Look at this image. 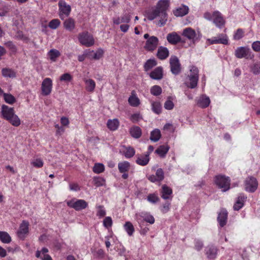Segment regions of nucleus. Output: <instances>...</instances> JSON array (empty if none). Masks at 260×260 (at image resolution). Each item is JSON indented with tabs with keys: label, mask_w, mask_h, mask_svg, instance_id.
<instances>
[{
	"label": "nucleus",
	"mask_w": 260,
	"mask_h": 260,
	"mask_svg": "<svg viewBox=\"0 0 260 260\" xmlns=\"http://www.w3.org/2000/svg\"><path fill=\"white\" fill-rule=\"evenodd\" d=\"M161 88L158 85H154L150 89L151 93L155 96H158L161 93Z\"/></svg>",
	"instance_id": "nucleus-49"
},
{
	"label": "nucleus",
	"mask_w": 260,
	"mask_h": 260,
	"mask_svg": "<svg viewBox=\"0 0 260 260\" xmlns=\"http://www.w3.org/2000/svg\"><path fill=\"white\" fill-rule=\"evenodd\" d=\"M52 89V80L50 78H45L41 84L42 94L48 95L50 94Z\"/></svg>",
	"instance_id": "nucleus-10"
},
{
	"label": "nucleus",
	"mask_w": 260,
	"mask_h": 260,
	"mask_svg": "<svg viewBox=\"0 0 260 260\" xmlns=\"http://www.w3.org/2000/svg\"><path fill=\"white\" fill-rule=\"evenodd\" d=\"M60 24L59 20L58 19H54L52 20L49 23V27L52 29H56Z\"/></svg>",
	"instance_id": "nucleus-50"
},
{
	"label": "nucleus",
	"mask_w": 260,
	"mask_h": 260,
	"mask_svg": "<svg viewBox=\"0 0 260 260\" xmlns=\"http://www.w3.org/2000/svg\"><path fill=\"white\" fill-rule=\"evenodd\" d=\"M0 240L3 243L8 244L11 242V238L8 233L0 231Z\"/></svg>",
	"instance_id": "nucleus-39"
},
{
	"label": "nucleus",
	"mask_w": 260,
	"mask_h": 260,
	"mask_svg": "<svg viewBox=\"0 0 260 260\" xmlns=\"http://www.w3.org/2000/svg\"><path fill=\"white\" fill-rule=\"evenodd\" d=\"M218 252L217 248L214 245H209L206 247V254L208 258L214 259L216 257Z\"/></svg>",
	"instance_id": "nucleus-18"
},
{
	"label": "nucleus",
	"mask_w": 260,
	"mask_h": 260,
	"mask_svg": "<svg viewBox=\"0 0 260 260\" xmlns=\"http://www.w3.org/2000/svg\"><path fill=\"white\" fill-rule=\"evenodd\" d=\"M171 71L174 75H178L181 71V64L179 59L175 56H172L170 58Z\"/></svg>",
	"instance_id": "nucleus-11"
},
{
	"label": "nucleus",
	"mask_w": 260,
	"mask_h": 260,
	"mask_svg": "<svg viewBox=\"0 0 260 260\" xmlns=\"http://www.w3.org/2000/svg\"><path fill=\"white\" fill-rule=\"evenodd\" d=\"M70 188L73 191H78L80 189V186L77 183L70 184Z\"/></svg>",
	"instance_id": "nucleus-63"
},
{
	"label": "nucleus",
	"mask_w": 260,
	"mask_h": 260,
	"mask_svg": "<svg viewBox=\"0 0 260 260\" xmlns=\"http://www.w3.org/2000/svg\"><path fill=\"white\" fill-rule=\"evenodd\" d=\"M198 80L199 70L197 67L191 66L190 68L189 74L186 77L184 84L189 88H194L197 85Z\"/></svg>",
	"instance_id": "nucleus-2"
},
{
	"label": "nucleus",
	"mask_w": 260,
	"mask_h": 260,
	"mask_svg": "<svg viewBox=\"0 0 260 260\" xmlns=\"http://www.w3.org/2000/svg\"><path fill=\"white\" fill-rule=\"evenodd\" d=\"M55 127L56 128V133L57 135H61L64 133L65 131L64 128L62 126H60L58 124L55 125Z\"/></svg>",
	"instance_id": "nucleus-62"
},
{
	"label": "nucleus",
	"mask_w": 260,
	"mask_h": 260,
	"mask_svg": "<svg viewBox=\"0 0 260 260\" xmlns=\"http://www.w3.org/2000/svg\"><path fill=\"white\" fill-rule=\"evenodd\" d=\"M129 132L131 136L136 139L140 138L142 134L141 128L137 126L131 128Z\"/></svg>",
	"instance_id": "nucleus-38"
},
{
	"label": "nucleus",
	"mask_w": 260,
	"mask_h": 260,
	"mask_svg": "<svg viewBox=\"0 0 260 260\" xmlns=\"http://www.w3.org/2000/svg\"><path fill=\"white\" fill-rule=\"evenodd\" d=\"M123 154L127 158L132 157L135 154V150L134 148L128 146H123Z\"/></svg>",
	"instance_id": "nucleus-30"
},
{
	"label": "nucleus",
	"mask_w": 260,
	"mask_h": 260,
	"mask_svg": "<svg viewBox=\"0 0 260 260\" xmlns=\"http://www.w3.org/2000/svg\"><path fill=\"white\" fill-rule=\"evenodd\" d=\"M149 160V154H137L136 162L139 165L144 166L148 164Z\"/></svg>",
	"instance_id": "nucleus-17"
},
{
	"label": "nucleus",
	"mask_w": 260,
	"mask_h": 260,
	"mask_svg": "<svg viewBox=\"0 0 260 260\" xmlns=\"http://www.w3.org/2000/svg\"><path fill=\"white\" fill-rule=\"evenodd\" d=\"M207 41L210 44H221L223 45H228L229 43L228 36L226 35L223 34H219L217 37L208 39Z\"/></svg>",
	"instance_id": "nucleus-12"
},
{
	"label": "nucleus",
	"mask_w": 260,
	"mask_h": 260,
	"mask_svg": "<svg viewBox=\"0 0 260 260\" xmlns=\"http://www.w3.org/2000/svg\"><path fill=\"white\" fill-rule=\"evenodd\" d=\"M155 175L158 181L162 180L164 178V173L161 169H158L156 170Z\"/></svg>",
	"instance_id": "nucleus-57"
},
{
	"label": "nucleus",
	"mask_w": 260,
	"mask_h": 260,
	"mask_svg": "<svg viewBox=\"0 0 260 260\" xmlns=\"http://www.w3.org/2000/svg\"><path fill=\"white\" fill-rule=\"evenodd\" d=\"M169 55L168 49L164 47H159L158 49L157 56L158 58L161 60L167 58Z\"/></svg>",
	"instance_id": "nucleus-25"
},
{
	"label": "nucleus",
	"mask_w": 260,
	"mask_h": 260,
	"mask_svg": "<svg viewBox=\"0 0 260 260\" xmlns=\"http://www.w3.org/2000/svg\"><path fill=\"white\" fill-rule=\"evenodd\" d=\"M152 110L155 113L159 114L161 113V106L158 102H152L151 103Z\"/></svg>",
	"instance_id": "nucleus-43"
},
{
	"label": "nucleus",
	"mask_w": 260,
	"mask_h": 260,
	"mask_svg": "<svg viewBox=\"0 0 260 260\" xmlns=\"http://www.w3.org/2000/svg\"><path fill=\"white\" fill-rule=\"evenodd\" d=\"M188 8L186 6H182V7L177 9L174 12V14L176 16L181 17L186 15L188 12Z\"/></svg>",
	"instance_id": "nucleus-33"
},
{
	"label": "nucleus",
	"mask_w": 260,
	"mask_h": 260,
	"mask_svg": "<svg viewBox=\"0 0 260 260\" xmlns=\"http://www.w3.org/2000/svg\"><path fill=\"white\" fill-rule=\"evenodd\" d=\"M169 147L167 145L160 146L156 150L155 152L160 156L164 157L168 152Z\"/></svg>",
	"instance_id": "nucleus-40"
},
{
	"label": "nucleus",
	"mask_w": 260,
	"mask_h": 260,
	"mask_svg": "<svg viewBox=\"0 0 260 260\" xmlns=\"http://www.w3.org/2000/svg\"><path fill=\"white\" fill-rule=\"evenodd\" d=\"M93 182H94V184L96 186L99 187V186H102L104 184L105 180L103 178L100 177H94L93 178Z\"/></svg>",
	"instance_id": "nucleus-51"
},
{
	"label": "nucleus",
	"mask_w": 260,
	"mask_h": 260,
	"mask_svg": "<svg viewBox=\"0 0 260 260\" xmlns=\"http://www.w3.org/2000/svg\"><path fill=\"white\" fill-rule=\"evenodd\" d=\"M94 173L100 174L103 172L105 170V166L101 163H95L92 169Z\"/></svg>",
	"instance_id": "nucleus-45"
},
{
	"label": "nucleus",
	"mask_w": 260,
	"mask_h": 260,
	"mask_svg": "<svg viewBox=\"0 0 260 260\" xmlns=\"http://www.w3.org/2000/svg\"><path fill=\"white\" fill-rule=\"evenodd\" d=\"M230 179L229 177L223 175H218L215 178V182L218 187L223 191H226L230 187Z\"/></svg>",
	"instance_id": "nucleus-4"
},
{
	"label": "nucleus",
	"mask_w": 260,
	"mask_h": 260,
	"mask_svg": "<svg viewBox=\"0 0 260 260\" xmlns=\"http://www.w3.org/2000/svg\"><path fill=\"white\" fill-rule=\"evenodd\" d=\"M247 197L244 196L243 194H240L237 199V200L234 205V209L235 210L238 211L240 210L244 205V203Z\"/></svg>",
	"instance_id": "nucleus-23"
},
{
	"label": "nucleus",
	"mask_w": 260,
	"mask_h": 260,
	"mask_svg": "<svg viewBox=\"0 0 260 260\" xmlns=\"http://www.w3.org/2000/svg\"><path fill=\"white\" fill-rule=\"evenodd\" d=\"M79 42L87 47L94 45V40L93 36L87 31L80 33L78 35Z\"/></svg>",
	"instance_id": "nucleus-5"
},
{
	"label": "nucleus",
	"mask_w": 260,
	"mask_h": 260,
	"mask_svg": "<svg viewBox=\"0 0 260 260\" xmlns=\"http://www.w3.org/2000/svg\"><path fill=\"white\" fill-rule=\"evenodd\" d=\"M160 136V131L158 129H155L151 133L150 139L153 142H157L159 140Z\"/></svg>",
	"instance_id": "nucleus-42"
},
{
	"label": "nucleus",
	"mask_w": 260,
	"mask_h": 260,
	"mask_svg": "<svg viewBox=\"0 0 260 260\" xmlns=\"http://www.w3.org/2000/svg\"><path fill=\"white\" fill-rule=\"evenodd\" d=\"M98 212L96 215L100 217H103L106 215V211L103 206H98L97 207Z\"/></svg>",
	"instance_id": "nucleus-59"
},
{
	"label": "nucleus",
	"mask_w": 260,
	"mask_h": 260,
	"mask_svg": "<svg viewBox=\"0 0 260 260\" xmlns=\"http://www.w3.org/2000/svg\"><path fill=\"white\" fill-rule=\"evenodd\" d=\"M210 103L209 98L205 95L201 96L198 100L197 105L203 108L207 107Z\"/></svg>",
	"instance_id": "nucleus-26"
},
{
	"label": "nucleus",
	"mask_w": 260,
	"mask_h": 260,
	"mask_svg": "<svg viewBox=\"0 0 260 260\" xmlns=\"http://www.w3.org/2000/svg\"><path fill=\"white\" fill-rule=\"evenodd\" d=\"M235 56L238 58H248L249 54V49L246 47H238L235 50Z\"/></svg>",
	"instance_id": "nucleus-16"
},
{
	"label": "nucleus",
	"mask_w": 260,
	"mask_h": 260,
	"mask_svg": "<svg viewBox=\"0 0 260 260\" xmlns=\"http://www.w3.org/2000/svg\"><path fill=\"white\" fill-rule=\"evenodd\" d=\"M2 115L4 119L8 121L12 125L17 127L21 124V120L15 114L13 108L3 105L2 106Z\"/></svg>",
	"instance_id": "nucleus-1"
},
{
	"label": "nucleus",
	"mask_w": 260,
	"mask_h": 260,
	"mask_svg": "<svg viewBox=\"0 0 260 260\" xmlns=\"http://www.w3.org/2000/svg\"><path fill=\"white\" fill-rule=\"evenodd\" d=\"M243 31L242 29H238L234 36L235 40H240L243 37Z\"/></svg>",
	"instance_id": "nucleus-60"
},
{
	"label": "nucleus",
	"mask_w": 260,
	"mask_h": 260,
	"mask_svg": "<svg viewBox=\"0 0 260 260\" xmlns=\"http://www.w3.org/2000/svg\"><path fill=\"white\" fill-rule=\"evenodd\" d=\"M5 101L9 104H13L16 102L15 98L11 94L5 93L3 94Z\"/></svg>",
	"instance_id": "nucleus-48"
},
{
	"label": "nucleus",
	"mask_w": 260,
	"mask_h": 260,
	"mask_svg": "<svg viewBox=\"0 0 260 260\" xmlns=\"http://www.w3.org/2000/svg\"><path fill=\"white\" fill-rule=\"evenodd\" d=\"M60 122L62 126H68L69 124V120L66 117H62L60 119Z\"/></svg>",
	"instance_id": "nucleus-64"
},
{
	"label": "nucleus",
	"mask_w": 260,
	"mask_h": 260,
	"mask_svg": "<svg viewBox=\"0 0 260 260\" xmlns=\"http://www.w3.org/2000/svg\"><path fill=\"white\" fill-rule=\"evenodd\" d=\"M203 242L201 240L199 239H196L194 240V248L197 250H201L203 247Z\"/></svg>",
	"instance_id": "nucleus-56"
},
{
	"label": "nucleus",
	"mask_w": 260,
	"mask_h": 260,
	"mask_svg": "<svg viewBox=\"0 0 260 260\" xmlns=\"http://www.w3.org/2000/svg\"><path fill=\"white\" fill-rule=\"evenodd\" d=\"M47 55L52 61L54 62L60 56V53L55 49H52L48 52Z\"/></svg>",
	"instance_id": "nucleus-37"
},
{
	"label": "nucleus",
	"mask_w": 260,
	"mask_h": 260,
	"mask_svg": "<svg viewBox=\"0 0 260 260\" xmlns=\"http://www.w3.org/2000/svg\"><path fill=\"white\" fill-rule=\"evenodd\" d=\"M169 6V2L167 0H160L158 2V7L160 9L158 17L159 20L158 24L160 26L164 25L167 21V14L166 10Z\"/></svg>",
	"instance_id": "nucleus-3"
},
{
	"label": "nucleus",
	"mask_w": 260,
	"mask_h": 260,
	"mask_svg": "<svg viewBox=\"0 0 260 260\" xmlns=\"http://www.w3.org/2000/svg\"><path fill=\"white\" fill-rule=\"evenodd\" d=\"M84 81L85 83V88L89 92H93L95 87V83L92 79H84Z\"/></svg>",
	"instance_id": "nucleus-34"
},
{
	"label": "nucleus",
	"mask_w": 260,
	"mask_h": 260,
	"mask_svg": "<svg viewBox=\"0 0 260 260\" xmlns=\"http://www.w3.org/2000/svg\"><path fill=\"white\" fill-rule=\"evenodd\" d=\"M135 216L139 222H141L142 219L150 224H153L155 221L154 217L148 212H142L136 213Z\"/></svg>",
	"instance_id": "nucleus-13"
},
{
	"label": "nucleus",
	"mask_w": 260,
	"mask_h": 260,
	"mask_svg": "<svg viewBox=\"0 0 260 260\" xmlns=\"http://www.w3.org/2000/svg\"><path fill=\"white\" fill-rule=\"evenodd\" d=\"M128 102L129 105L132 107H137L140 105V101L137 96L135 91L132 92V94L129 97Z\"/></svg>",
	"instance_id": "nucleus-22"
},
{
	"label": "nucleus",
	"mask_w": 260,
	"mask_h": 260,
	"mask_svg": "<svg viewBox=\"0 0 260 260\" xmlns=\"http://www.w3.org/2000/svg\"><path fill=\"white\" fill-rule=\"evenodd\" d=\"M67 205L70 208L74 209L76 211H80L85 209L87 206V203L84 200L76 199L74 198L67 202Z\"/></svg>",
	"instance_id": "nucleus-7"
},
{
	"label": "nucleus",
	"mask_w": 260,
	"mask_h": 260,
	"mask_svg": "<svg viewBox=\"0 0 260 260\" xmlns=\"http://www.w3.org/2000/svg\"><path fill=\"white\" fill-rule=\"evenodd\" d=\"M161 197L165 200L169 199L170 196L172 193V190L171 188L167 186L166 185H164L162 186L161 191Z\"/></svg>",
	"instance_id": "nucleus-32"
},
{
	"label": "nucleus",
	"mask_w": 260,
	"mask_h": 260,
	"mask_svg": "<svg viewBox=\"0 0 260 260\" xmlns=\"http://www.w3.org/2000/svg\"><path fill=\"white\" fill-rule=\"evenodd\" d=\"M131 16L129 14L125 13L120 17L121 22L122 23H128L130 22Z\"/></svg>",
	"instance_id": "nucleus-58"
},
{
	"label": "nucleus",
	"mask_w": 260,
	"mask_h": 260,
	"mask_svg": "<svg viewBox=\"0 0 260 260\" xmlns=\"http://www.w3.org/2000/svg\"><path fill=\"white\" fill-rule=\"evenodd\" d=\"M167 39L168 41L172 44H176L181 41L180 37L176 32L169 34Z\"/></svg>",
	"instance_id": "nucleus-24"
},
{
	"label": "nucleus",
	"mask_w": 260,
	"mask_h": 260,
	"mask_svg": "<svg viewBox=\"0 0 260 260\" xmlns=\"http://www.w3.org/2000/svg\"><path fill=\"white\" fill-rule=\"evenodd\" d=\"M107 125L111 131H115L119 125V122L117 119H109L107 121Z\"/></svg>",
	"instance_id": "nucleus-35"
},
{
	"label": "nucleus",
	"mask_w": 260,
	"mask_h": 260,
	"mask_svg": "<svg viewBox=\"0 0 260 260\" xmlns=\"http://www.w3.org/2000/svg\"><path fill=\"white\" fill-rule=\"evenodd\" d=\"M228 212L226 210L222 209L219 212L217 220L220 226L223 227L226 223Z\"/></svg>",
	"instance_id": "nucleus-20"
},
{
	"label": "nucleus",
	"mask_w": 260,
	"mask_h": 260,
	"mask_svg": "<svg viewBox=\"0 0 260 260\" xmlns=\"http://www.w3.org/2000/svg\"><path fill=\"white\" fill-rule=\"evenodd\" d=\"M160 9L158 8V4L157 5L156 8L152 10L151 11H149L147 12V17L150 20H153L157 17L158 16L159 14V12L160 11Z\"/></svg>",
	"instance_id": "nucleus-36"
},
{
	"label": "nucleus",
	"mask_w": 260,
	"mask_h": 260,
	"mask_svg": "<svg viewBox=\"0 0 260 260\" xmlns=\"http://www.w3.org/2000/svg\"><path fill=\"white\" fill-rule=\"evenodd\" d=\"M253 50L256 52L260 51V41L254 42L252 44Z\"/></svg>",
	"instance_id": "nucleus-61"
},
{
	"label": "nucleus",
	"mask_w": 260,
	"mask_h": 260,
	"mask_svg": "<svg viewBox=\"0 0 260 260\" xmlns=\"http://www.w3.org/2000/svg\"><path fill=\"white\" fill-rule=\"evenodd\" d=\"M182 35L193 44H194L199 40L198 34L194 29L190 27L184 29Z\"/></svg>",
	"instance_id": "nucleus-8"
},
{
	"label": "nucleus",
	"mask_w": 260,
	"mask_h": 260,
	"mask_svg": "<svg viewBox=\"0 0 260 260\" xmlns=\"http://www.w3.org/2000/svg\"><path fill=\"white\" fill-rule=\"evenodd\" d=\"M258 182L254 177H249L245 181V189L247 191L254 192L256 190Z\"/></svg>",
	"instance_id": "nucleus-9"
},
{
	"label": "nucleus",
	"mask_w": 260,
	"mask_h": 260,
	"mask_svg": "<svg viewBox=\"0 0 260 260\" xmlns=\"http://www.w3.org/2000/svg\"><path fill=\"white\" fill-rule=\"evenodd\" d=\"M30 164L35 168H40L43 166L44 162L41 158H36L31 160Z\"/></svg>",
	"instance_id": "nucleus-44"
},
{
	"label": "nucleus",
	"mask_w": 260,
	"mask_h": 260,
	"mask_svg": "<svg viewBox=\"0 0 260 260\" xmlns=\"http://www.w3.org/2000/svg\"><path fill=\"white\" fill-rule=\"evenodd\" d=\"M147 200L151 203H156L158 201L159 198L157 195L154 193L149 194L147 196Z\"/></svg>",
	"instance_id": "nucleus-53"
},
{
	"label": "nucleus",
	"mask_w": 260,
	"mask_h": 260,
	"mask_svg": "<svg viewBox=\"0 0 260 260\" xmlns=\"http://www.w3.org/2000/svg\"><path fill=\"white\" fill-rule=\"evenodd\" d=\"M156 64L157 62L155 59H150L148 60L144 64L145 70L147 71L155 67Z\"/></svg>",
	"instance_id": "nucleus-47"
},
{
	"label": "nucleus",
	"mask_w": 260,
	"mask_h": 260,
	"mask_svg": "<svg viewBox=\"0 0 260 260\" xmlns=\"http://www.w3.org/2000/svg\"><path fill=\"white\" fill-rule=\"evenodd\" d=\"M63 27L69 31H72L75 28V21L72 18H69L63 22Z\"/></svg>",
	"instance_id": "nucleus-27"
},
{
	"label": "nucleus",
	"mask_w": 260,
	"mask_h": 260,
	"mask_svg": "<svg viewBox=\"0 0 260 260\" xmlns=\"http://www.w3.org/2000/svg\"><path fill=\"white\" fill-rule=\"evenodd\" d=\"M104 51L101 49H99L96 52L93 51H90L88 52V57L90 58L94 59H99L103 55Z\"/></svg>",
	"instance_id": "nucleus-31"
},
{
	"label": "nucleus",
	"mask_w": 260,
	"mask_h": 260,
	"mask_svg": "<svg viewBox=\"0 0 260 260\" xmlns=\"http://www.w3.org/2000/svg\"><path fill=\"white\" fill-rule=\"evenodd\" d=\"M118 168L120 173H126L130 170L131 165L128 161H123L118 163Z\"/></svg>",
	"instance_id": "nucleus-28"
},
{
	"label": "nucleus",
	"mask_w": 260,
	"mask_h": 260,
	"mask_svg": "<svg viewBox=\"0 0 260 260\" xmlns=\"http://www.w3.org/2000/svg\"><path fill=\"white\" fill-rule=\"evenodd\" d=\"M173 99L172 96H169L164 104V108L168 110H172L174 107Z\"/></svg>",
	"instance_id": "nucleus-46"
},
{
	"label": "nucleus",
	"mask_w": 260,
	"mask_h": 260,
	"mask_svg": "<svg viewBox=\"0 0 260 260\" xmlns=\"http://www.w3.org/2000/svg\"><path fill=\"white\" fill-rule=\"evenodd\" d=\"M158 43V38L154 36H151L146 41L145 48L148 51H153L156 48Z\"/></svg>",
	"instance_id": "nucleus-15"
},
{
	"label": "nucleus",
	"mask_w": 260,
	"mask_h": 260,
	"mask_svg": "<svg viewBox=\"0 0 260 260\" xmlns=\"http://www.w3.org/2000/svg\"><path fill=\"white\" fill-rule=\"evenodd\" d=\"M213 22L215 25L219 28L222 27L225 24V20L222 14L218 11L213 12Z\"/></svg>",
	"instance_id": "nucleus-14"
},
{
	"label": "nucleus",
	"mask_w": 260,
	"mask_h": 260,
	"mask_svg": "<svg viewBox=\"0 0 260 260\" xmlns=\"http://www.w3.org/2000/svg\"><path fill=\"white\" fill-rule=\"evenodd\" d=\"M59 79L61 81L70 82L72 80L73 77L69 73H64L60 77Z\"/></svg>",
	"instance_id": "nucleus-52"
},
{
	"label": "nucleus",
	"mask_w": 260,
	"mask_h": 260,
	"mask_svg": "<svg viewBox=\"0 0 260 260\" xmlns=\"http://www.w3.org/2000/svg\"><path fill=\"white\" fill-rule=\"evenodd\" d=\"M28 222L26 221H23L20 225L19 230L18 232V236L21 238H23L25 235L28 232Z\"/></svg>",
	"instance_id": "nucleus-19"
},
{
	"label": "nucleus",
	"mask_w": 260,
	"mask_h": 260,
	"mask_svg": "<svg viewBox=\"0 0 260 260\" xmlns=\"http://www.w3.org/2000/svg\"><path fill=\"white\" fill-rule=\"evenodd\" d=\"M112 223V218L109 216L105 217L103 221L104 226L107 229L111 227Z\"/></svg>",
	"instance_id": "nucleus-54"
},
{
	"label": "nucleus",
	"mask_w": 260,
	"mask_h": 260,
	"mask_svg": "<svg viewBox=\"0 0 260 260\" xmlns=\"http://www.w3.org/2000/svg\"><path fill=\"white\" fill-rule=\"evenodd\" d=\"M58 8V14L61 19L63 20L65 17H68L70 14L71 7L64 1L60 0L59 1Z\"/></svg>",
	"instance_id": "nucleus-6"
},
{
	"label": "nucleus",
	"mask_w": 260,
	"mask_h": 260,
	"mask_svg": "<svg viewBox=\"0 0 260 260\" xmlns=\"http://www.w3.org/2000/svg\"><path fill=\"white\" fill-rule=\"evenodd\" d=\"M251 72L255 75L258 74L260 73V63H255L251 67Z\"/></svg>",
	"instance_id": "nucleus-55"
},
{
	"label": "nucleus",
	"mask_w": 260,
	"mask_h": 260,
	"mask_svg": "<svg viewBox=\"0 0 260 260\" xmlns=\"http://www.w3.org/2000/svg\"><path fill=\"white\" fill-rule=\"evenodd\" d=\"M2 74L5 77L14 78L16 77V72L14 70L10 68L3 69Z\"/></svg>",
	"instance_id": "nucleus-29"
},
{
	"label": "nucleus",
	"mask_w": 260,
	"mask_h": 260,
	"mask_svg": "<svg viewBox=\"0 0 260 260\" xmlns=\"http://www.w3.org/2000/svg\"><path fill=\"white\" fill-rule=\"evenodd\" d=\"M124 228L129 236H131L133 235L135 229L133 225L131 222H126L124 225Z\"/></svg>",
	"instance_id": "nucleus-41"
},
{
	"label": "nucleus",
	"mask_w": 260,
	"mask_h": 260,
	"mask_svg": "<svg viewBox=\"0 0 260 260\" xmlns=\"http://www.w3.org/2000/svg\"><path fill=\"white\" fill-rule=\"evenodd\" d=\"M150 76L152 79L155 80H160L163 77L162 68L158 67L155 68L150 74Z\"/></svg>",
	"instance_id": "nucleus-21"
}]
</instances>
